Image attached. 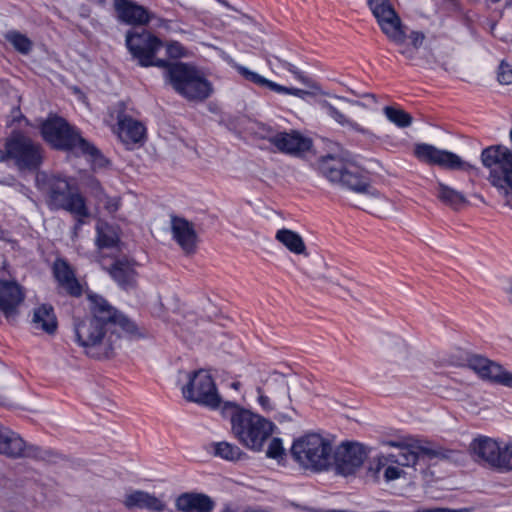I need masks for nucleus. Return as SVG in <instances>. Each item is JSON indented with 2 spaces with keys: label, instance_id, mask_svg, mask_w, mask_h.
I'll use <instances>...</instances> for the list:
<instances>
[{
  "label": "nucleus",
  "instance_id": "obj_1",
  "mask_svg": "<svg viewBox=\"0 0 512 512\" xmlns=\"http://www.w3.org/2000/svg\"><path fill=\"white\" fill-rule=\"evenodd\" d=\"M87 300L90 315L73 318L75 341L87 356L109 358L120 346L122 337L132 339L145 336L144 331L102 296L90 292Z\"/></svg>",
  "mask_w": 512,
  "mask_h": 512
},
{
  "label": "nucleus",
  "instance_id": "obj_2",
  "mask_svg": "<svg viewBox=\"0 0 512 512\" xmlns=\"http://www.w3.org/2000/svg\"><path fill=\"white\" fill-rule=\"evenodd\" d=\"M237 70L247 81L261 87H267L276 93L289 94L300 99H306L307 97L315 98L320 108L325 111L326 115L336 124L363 135L369 134L367 129L363 128L348 115L349 112L357 115L360 110L366 108L365 104L360 101L324 91L316 82L310 79L309 83H304L310 87V90H304L275 83L244 66H238Z\"/></svg>",
  "mask_w": 512,
  "mask_h": 512
},
{
  "label": "nucleus",
  "instance_id": "obj_3",
  "mask_svg": "<svg viewBox=\"0 0 512 512\" xmlns=\"http://www.w3.org/2000/svg\"><path fill=\"white\" fill-rule=\"evenodd\" d=\"M319 170L329 181L355 192L362 209L380 217L391 211V202L370 184L367 174L353 161L326 155L319 161Z\"/></svg>",
  "mask_w": 512,
  "mask_h": 512
},
{
  "label": "nucleus",
  "instance_id": "obj_4",
  "mask_svg": "<svg viewBox=\"0 0 512 512\" xmlns=\"http://www.w3.org/2000/svg\"><path fill=\"white\" fill-rule=\"evenodd\" d=\"M381 32L405 59L415 60L426 36L405 25L390 0H366Z\"/></svg>",
  "mask_w": 512,
  "mask_h": 512
},
{
  "label": "nucleus",
  "instance_id": "obj_5",
  "mask_svg": "<svg viewBox=\"0 0 512 512\" xmlns=\"http://www.w3.org/2000/svg\"><path fill=\"white\" fill-rule=\"evenodd\" d=\"M221 416L230 420L234 438L254 452L263 450L275 429L272 421L234 401L224 403Z\"/></svg>",
  "mask_w": 512,
  "mask_h": 512
},
{
  "label": "nucleus",
  "instance_id": "obj_6",
  "mask_svg": "<svg viewBox=\"0 0 512 512\" xmlns=\"http://www.w3.org/2000/svg\"><path fill=\"white\" fill-rule=\"evenodd\" d=\"M389 446L397 447L398 451L390 454H382L377 458L375 472H383V477L387 482L399 479L404 475L403 467L416 464L417 460L428 459H452L456 451L444 449L436 445H421L414 449L401 446L396 442H388Z\"/></svg>",
  "mask_w": 512,
  "mask_h": 512
},
{
  "label": "nucleus",
  "instance_id": "obj_7",
  "mask_svg": "<svg viewBox=\"0 0 512 512\" xmlns=\"http://www.w3.org/2000/svg\"><path fill=\"white\" fill-rule=\"evenodd\" d=\"M41 133L44 140L52 147L87 155L94 166H104L105 159L100 151L82 138L63 118L55 115L49 116L41 126Z\"/></svg>",
  "mask_w": 512,
  "mask_h": 512
},
{
  "label": "nucleus",
  "instance_id": "obj_8",
  "mask_svg": "<svg viewBox=\"0 0 512 512\" xmlns=\"http://www.w3.org/2000/svg\"><path fill=\"white\" fill-rule=\"evenodd\" d=\"M164 78L173 90L190 102H203L213 94L212 83L193 65L167 62Z\"/></svg>",
  "mask_w": 512,
  "mask_h": 512
},
{
  "label": "nucleus",
  "instance_id": "obj_9",
  "mask_svg": "<svg viewBox=\"0 0 512 512\" xmlns=\"http://www.w3.org/2000/svg\"><path fill=\"white\" fill-rule=\"evenodd\" d=\"M293 460L304 471L321 473L331 469L333 443L319 433H306L293 441Z\"/></svg>",
  "mask_w": 512,
  "mask_h": 512
},
{
  "label": "nucleus",
  "instance_id": "obj_10",
  "mask_svg": "<svg viewBox=\"0 0 512 512\" xmlns=\"http://www.w3.org/2000/svg\"><path fill=\"white\" fill-rule=\"evenodd\" d=\"M257 403L265 413L275 412L279 420L291 421L296 414L291 405L288 381L281 374H273L256 387Z\"/></svg>",
  "mask_w": 512,
  "mask_h": 512
},
{
  "label": "nucleus",
  "instance_id": "obj_11",
  "mask_svg": "<svg viewBox=\"0 0 512 512\" xmlns=\"http://www.w3.org/2000/svg\"><path fill=\"white\" fill-rule=\"evenodd\" d=\"M481 162L489 169L488 181L507 199L512 194V151L502 145L485 148Z\"/></svg>",
  "mask_w": 512,
  "mask_h": 512
},
{
  "label": "nucleus",
  "instance_id": "obj_12",
  "mask_svg": "<svg viewBox=\"0 0 512 512\" xmlns=\"http://www.w3.org/2000/svg\"><path fill=\"white\" fill-rule=\"evenodd\" d=\"M182 394L187 401L220 412L226 402L222 400L211 374L203 369L188 375V382L182 387Z\"/></svg>",
  "mask_w": 512,
  "mask_h": 512
},
{
  "label": "nucleus",
  "instance_id": "obj_13",
  "mask_svg": "<svg viewBox=\"0 0 512 512\" xmlns=\"http://www.w3.org/2000/svg\"><path fill=\"white\" fill-rule=\"evenodd\" d=\"M128 51L138 64L142 67L167 66V60L156 57L157 53L164 46L163 41L148 30L128 31L125 37Z\"/></svg>",
  "mask_w": 512,
  "mask_h": 512
},
{
  "label": "nucleus",
  "instance_id": "obj_14",
  "mask_svg": "<svg viewBox=\"0 0 512 512\" xmlns=\"http://www.w3.org/2000/svg\"><path fill=\"white\" fill-rule=\"evenodd\" d=\"M10 163L20 172H34L40 168L44 159V150L40 143L30 137L13 132L8 137Z\"/></svg>",
  "mask_w": 512,
  "mask_h": 512
},
{
  "label": "nucleus",
  "instance_id": "obj_15",
  "mask_svg": "<svg viewBox=\"0 0 512 512\" xmlns=\"http://www.w3.org/2000/svg\"><path fill=\"white\" fill-rule=\"evenodd\" d=\"M470 451L478 462H483L499 471L512 469V445L500 444L489 437L480 436L470 443Z\"/></svg>",
  "mask_w": 512,
  "mask_h": 512
},
{
  "label": "nucleus",
  "instance_id": "obj_16",
  "mask_svg": "<svg viewBox=\"0 0 512 512\" xmlns=\"http://www.w3.org/2000/svg\"><path fill=\"white\" fill-rule=\"evenodd\" d=\"M414 155L421 162L448 170L469 171L473 169V165L461 159L457 154L426 143L416 144Z\"/></svg>",
  "mask_w": 512,
  "mask_h": 512
},
{
  "label": "nucleus",
  "instance_id": "obj_17",
  "mask_svg": "<svg viewBox=\"0 0 512 512\" xmlns=\"http://www.w3.org/2000/svg\"><path fill=\"white\" fill-rule=\"evenodd\" d=\"M0 455L9 459L38 458L40 449L11 428L0 423Z\"/></svg>",
  "mask_w": 512,
  "mask_h": 512
},
{
  "label": "nucleus",
  "instance_id": "obj_18",
  "mask_svg": "<svg viewBox=\"0 0 512 512\" xmlns=\"http://www.w3.org/2000/svg\"><path fill=\"white\" fill-rule=\"evenodd\" d=\"M114 9L118 19L134 26H146L152 20L158 21V27H166L168 21L133 0H114Z\"/></svg>",
  "mask_w": 512,
  "mask_h": 512
},
{
  "label": "nucleus",
  "instance_id": "obj_19",
  "mask_svg": "<svg viewBox=\"0 0 512 512\" xmlns=\"http://www.w3.org/2000/svg\"><path fill=\"white\" fill-rule=\"evenodd\" d=\"M331 468H335L338 474L348 476L359 469L366 458V453L362 445L357 443H347L333 448Z\"/></svg>",
  "mask_w": 512,
  "mask_h": 512
},
{
  "label": "nucleus",
  "instance_id": "obj_20",
  "mask_svg": "<svg viewBox=\"0 0 512 512\" xmlns=\"http://www.w3.org/2000/svg\"><path fill=\"white\" fill-rule=\"evenodd\" d=\"M170 231L172 239L185 256H193L197 253L200 240L192 222L183 217L171 216Z\"/></svg>",
  "mask_w": 512,
  "mask_h": 512
},
{
  "label": "nucleus",
  "instance_id": "obj_21",
  "mask_svg": "<svg viewBox=\"0 0 512 512\" xmlns=\"http://www.w3.org/2000/svg\"><path fill=\"white\" fill-rule=\"evenodd\" d=\"M467 366L481 379L512 388V373L480 355H471L467 359Z\"/></svg>",
  "mask_w": 512,
  "mask_h": 512
},
{
  "label": "nucleus",
  "instance_id": "obj_22",
  "mask_svg": "<svg viewBox=\"0 0 512 512\" xmlns=\"http://www.w3.org/2000/svg\"><path fill=\"white\" fill-rule=\"evenodd\" d=\"M24 299V288L18 282L0 279V312L7 320L14 319L19 314Z\"/></svg>",
  "mask_w": 512,
  "mask_h": 512
},
{
  "label": "nucleus",
  "instance_id": "obj_23",
  "mask_svg": "<svg viewBox=\"0 0 512 512\" xmlns=\"http://www.w3.org/2000/svg\"><path fill=\"white\" fill-rule=\"evenodd\" d=\"M36 185L48 196L49 205L54 209H59V206L71 193L70 185L66 179L49 176L46 173L36 175Z\"/></svg>",
  "mask_w": 512,
  "mask_h": 512
},
{
  "label": "nucleus",
  "instance_id": "obj_24",
  "mask_svg": "<svg viewBox=\"0 0 512 512\" xmlns=\"http://www.w3.org/2000/svg\"><path fill=\"white\" fill-rule=\"evenodd\" d=\"M269 142L281 153L292 156H301L307 152L312 145L309 138L302 136L300 133L292 131L279 132L269 137Z\"/></svg>",
  "mask_w": 512,
  "mask_h": 512
},
{
  "label": "nucleus",
  "instance_id": "obj_25",
  "mask_svg": "<svg viewBox=\"0 0 512 512\" xmlns=\"http://www.w3.org/2000/svg\"><path fill=\"white\" fill-rule=\"evenodd\" d=\"M124 112V104L119 103L114 111L117 119V135L125 144L138 143L145 135V128L140 122L127 116Z\"/></svg>",
  "mask_w": 512,
  "mask_h": 512
},
{
  "label": "nucleus",
  "instance_id": "obj_26",
  "mask_svg": "<svg viewBox=\"0 0 512 512\" xmlns=\"http://www.w3.org/2000/svg\"><path fill=\"white\" fill-rule=\"evenodd\" d=\"M123 504L128 509H147L154 512H162L166 508V504L162 499L140 490L127 494Z\"/></svg>",
  "mask_w": 512,
  "mask_h": 512
},
{
  "label": "nucleus",
  "instance_id": "obj_27",
  "mask_svg": "<svg viewBox=\"0 0 512 512\" xmlns=\"http://www.w3.org/2000/svg\"><path fill=\"white\" fill-rule=\"evenodd\" d=\"M53 272L60 286L70 295L75 297L81 295L82 287L76 279L74 271L65 260H56L54 262Z\"/></svg>",
  "mask_w": 512,
  "mask_h": 512
},
{
  "label": "nucleus",
  "instance_id": "obj_28",
  "mask_svg": "<svg viewBox=\"0 0 512 512\" xmlns=\"http://www.w3.org/2000/svg\"><path fill=\"white\" fill-rule=\"evenodd\" d=\"M59 209L70 212L76 218V224L73 228V234L76 237L81 226L86 222L85 219L90 216L84 197L79 193L71 192L59 206Z\"/></svg>",
  "mask_w": 512,
  "mask_h": 512
},
{
  "label": "nucleus",
  "instance_id": "obj_29",
  "mask_svg": "<svg viewBox=\"0 0 512 512\" xmlns=\"http://www.w3.org/2000/svg\"><path fill=\"white\" fill-rule=\"evenodd\" d=\"M275 240L293 255L308 256V249L303 237L294 230L288 228L277 230Z\"/></svg>",
  "mask_w": 512,
  "mask_h": 512
},
{
  "label": "nucleus",
  "instance_id": "obj_30",
  "mask_svg": "<svg viewBox=\"0 0 512 512\" xmlns=\"http://www.w3.org/2000/svg\"><path fill=\"white\" fill-rule=\"evenodd\" d=\"M176 508L182 512H210L213 502L204 494L184 493L176 499Z\"/></svg>",
  "mask_w": 512,
  "mask_h": 512
},
{
  "label": "nucleus",
  "instance_id": "obj_31",
  "mask_svg": "<svg viewBox=\"0 0 512 512\" xmlns=\"http://www.w3.org/2000/svg\"><path fill=\"white\" fill-rule=\"evenodd\" d=\"M0 101L3 105H11V113L7 119V126L12 127L15 122L23 120V115L19 108L20 97L8 81L0 79Z\"/></svg>",
  "mask_w": 512,
  "mask_h": 512
},
{
  "label": "nucleus",
  "instance_id": "obj_32",
  "mask_svg": "<svg viewBox=\"0 0 512 512\" xmlns=\"http://www.w3.org/2000/svg\"><path fill=\"white\" fill-rule=\"evenodd\" d=\"M32 324L36 330H41L47 334H54L57 330L58 322L53 307L48 304H42L35 308Z\"/></svg>",
  "mask_w": 512,
  "mask_h": 512
},
{
  "label": "nucleus",
  "instance_id": "obj_33",
  "mask_svg": "<svg viewBox=\"0 0 512 512\" xmlns=\"http://www.w3.org/2000/svg\"><path fill=\"white\" fill-rule=\"evenodd\" d=\"M435 195L441 203L454 210H458L468 204L466 196L461 191L456 190L442 181H437Z\"/></svg>",
  "mask_w": 512,
  "mask_h": 512
},
{
  "label": "nucleus",
  "instance_id": "obj_34",
  "mask_svg": "<svg viewBox=\"0 0 512 512\" xmlns=\"http://www.w3.org/2000/svg\"><path fill=\"white\" fill-rule=\"evenodd\" d=\"M109 273L125 289L135 285L137 273L134 264L127 260L116 261L110 268Z\"/></svg>",
  "mask_w": 512,
  "mask_h": 512
},
{
  "label": "nucleus",
  "instance_id": "obj_35",
  "mask_svg": "<svg viewBox=\"0 0 512 512\" xmlns=\"http://www.w3.org/2000/svg\"><path fill=\"white\" fill-rule=\"evenodd\" d=\"M88 186H89L90 193L97 201V204L98 205L103 204L104 209L107 211V213L112 215L118 211V209L121 205L119 197L108 196L104 192L100 183L95 179L90 180L88 183Z\"/></svg>",
  "mask_w": 512,
  "mask_h": 512
},
{
  "label": "nucleus",
  "instance_id": "obj_36",
  "mask_svg": "<svg viewBox=\"0 0 512 512\" xmlns=\"http://www.w3.org/2000/svg\"><path fill=\"white\" fill-rule=\"evenodd\" d=\"M211 448L214 456L226 461L236 462L246 456L239 446L227 441L214 442Z\"/></svg>",
  "mask_w": 512,
  "mask_h": 512
},
{
  "label": "nucleus",
  "instance_id": "obj_37",
  "mask_svg": "<svg viewBox=\"0 0 512 512\" xmlns=\"http://www.w3.org/2000/svg\"><path fill=\"white\" fill-rule=\"evenodd\" d=\"M266 63L272 70V72H274L275 74H278V69L282 67L283 69L292 73L294 77L301 83H309V78L306 77L295 65L286 60L281 59L278 56H272L267 58Z\"/></svg>",
  "mask_w": 512,
  "mask_h": 512
},
{
  "label": "nucleus",
  "instance_id": "obj_38",
  "mask_svg": "<svg viewBox=\"0 0 512 512\" xmlns=\"http://www.w3.org/2000/svg\"><path fill=\"white\" fill-rule=\"evenodd\" d=\"M96 243L99 248H111L118 242V235L107 223H98Z\"/></svg>",
  "mask_w": 512,
  "mask_h": 512
},
{
  "label": "nucleus",
  "instance_id": "obj_39",
  "mask_svg": "<svg viewBox=\"0 0 512 512\" xmlns=\"http://www.w3.org/2000/svg\"><path fill=\"white\" fill-rule=\"evenodd\" d=\"M4 37L14 47V49L21 54L26 55L32 50V41L19 31H8Z\"/></svg>",
  "mask_w": 512,
  "mask_h": 512
},
{
  "label": "nucleus",
  "instance_id": "obj_40",
  "mask_svg": "<svg viewBox=\"0 0 512 512\" xmlns=\"http://www.w3.org/2000/svg\"><path fill=\"white\" fill-rule=\"evenodd\" d=\"M383 112L387 119L400 128H406L411 125L412 117L402 109L386 106Z\"/></svg>",
  "mask_w": 512,
  "mask_h": 512
},
{
  "label": "nucleus",
  "instance_id": "obj_41",
  "mask_svg": "<svg viewBox=\"0 0 512 512\" xmlns=\"http://www.w3.org/2000/svg\"><path fill=\"white\" fill-rule=\"evenodd\" d=\"M388 353L394 360L399 364H404L409 361L412 357L411 348L402 341H396L389 347H387Z\"/></svg>",
  "mask_w": 512,
  "mask_h": 512
},
{
  "label": "nucleus",
  "instance_id": "obj_42",
  "mask_svg": "<svg viewBox=\"0 0 512 512\" xmlns=\"http://www.w3.org/2000/svg\"><path fill=\"white\" fill-rule=\"evenodd\" d=\"M305 274L314 280H323L331 283H336L328 274V266L326 262L321 258L316 259L314 261V267L307 269L305 271Z\"/></svg>",
  "mask_w": 512,
  "mask_h": 512
},
{
  "label": "nucleus",
  "instance_id": "obj_43",
  "mask_svg": "<svg viewBox=\"0 0 512 512\" xmlns=\"http://www.w3.org/2000/svg\"><path fill=\"white\" fill-rule=\"evenodd\" d=\"M228 18H231V16L221 11H217L214 17L204 16L202 18V22L209 27L223 29L228 24L226 21Z\"/></svg>",
  "mask_w": 512,
  "mask_h": 512
},
{
  "label": "nucleus",
  "instance_id": "obj_44",
  "mask_svg": "<svg viewBox=\"0 0 512 512\" xmlns=\"http://www.w3.org/2000/svg\"><path fill=\"white\" fill-rule=\"evenodd\" d=\"M283 455L284 448L282 445V440L280 438H272L269 442L266 456L272 459H279L282 458Z\"/></svg>",
  "mask_w": 512,
  "mask_h": 512
},
{
  "label": "nucleus",
  "instance_id": "obj_45",
  "mask_svg": "<svg viewBox=\"0 0 512 512\" xmlns=\"http://www.w3.org/2000/svg\"><path fill=\"white\" fill-rule=\"evenodd\" d=\"M498 81L505 85L512 84V66L504 61L499 66Z\"/></svg>",
  "mask_w": 512,
  "mask_h": 512
},
{
  "label": "nucleus",
  "instance_id": "obj_46",
  "mask_svg": "<svg viewBox=\"0 0 512 512\" xmlns=\"http://www.w3.org/2000/svg\"><path fill=\"white\" fill-rule=\"evenodd\" d=\"M166 52L171 58H181L185 56V48L177 41L166 43Z\"/></svg>",
  "mask_w": 512,
  "mask_h": 512
},
{
  "label": "nucleus",
  "instance_id": "obj_47",
  "mask_svg": "<svg viewBox=\"0 0 512 512\" xmlns=\"http://www.w3.org/2000/svg\"><path fill=\"white\" fill-rule=\"evenodd\" d=\"M10 162V148L8 146V137L4 142V149L0 148V163Z\"/></svg>",
  "mask_w": 512,
  "mask_h": 512
},
{
  "label": "nucleus",
  "instance_id": "obj_48",
  "mask_svg": "<svg viewBox=\"0 0 512 512\" xmlns=\"http://www.w3.org/2000/svg\"><path fill=\"white\" fill-rule=\"evenodd\" d=\"M455 0H435L437 6H443L446 4H453Z\"/></svg>",
  "mask_w": 512,
  "mask_h": 512
},
{
  "label": "nucleus",
  "instance_id": "obj_49",
  "mask_svg": "<svg viewBox=\"0 0 512 512\" xmlns=\"http://www.w3.org/2000/svg\"><path fill=\"white\" fill-rule=\"evenodd\" d=\"M219 3H221L224 7H226L229 10L236 11V9L231 6L226 0H217Z\"/></svg>",
  "mask_w": 512,
  "mask_h": 512
},
{
  "label": "nucleus",
  "instance_id": "obj_50",
  "mask_svg": "<svg viewBox=\"0 0 512 512\" xmlns=\"http://www.w3.org/2000/svg\"><path fill=\"white\" fill-rule=\"evenodd\" d=\"M231 388H233L235 390H239L241 388V383L239 381L232 382Z\"/></svg>",
  "mask_w": 512,
  "mask_h": 512
},
{
  "label": "nucleus",
  "instance_id": "obj_51",
  "mask_svg": "<svg viewBox=\"0 0 512 512\" xmlns=\"http://www.w3.org/2000/svg\"><path fill=\"white\" fill-rule=\"evenodd\" d=\"M90 1L93 3L99 4V5H103L106 2V0H90Z\"/></svg>",
  "mask_w": 512,
  "mask_h": 512
},
{
  "label": "nucleus",
  "instance_id": "obj_52",
  "mask_svg": "<svg viewBox=\"0 0 512 512\" xmlns=\"http://www.w3.org/2000/svg\"><path fill=\"white\" fill-rule=\"evenodd\" d=\"M506 202L512 207V194L506 199Z\"/></svg>",
  "mask_w": 512,
  "mask_h": 512
},
{
  "label": "nucleus",
  "instance_id": "obj_53",
  "mask_svg": "<svg viewBox=\"0 0 512 512\" xmlns=\"http://www.w3.org/2000/svg\"><path fill=\"white\" fill-rule=\"evenodd\" d=\"M487 2H490V3H497L499 2L500 0H486Z\"/></svg>",
  "mask_w": 512,
  "mask_h": 512
},
{
  "label": "nucleus",
  "instance_id": "obj_54",
  "mask_svg": "<svg viewBox=\"0 0 512 512\" xmlns=\"http://www.w3.org/2000/svg\"><path fill=\"white\" fill-rule=\"evenodd\" d=\"M509 135H510V139H511V141H512V127H511V130H510Z\"/></svg>",
  "mask_w": 512,
  "mask_h": 512
}]
</instances>
